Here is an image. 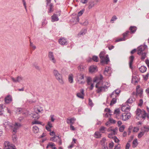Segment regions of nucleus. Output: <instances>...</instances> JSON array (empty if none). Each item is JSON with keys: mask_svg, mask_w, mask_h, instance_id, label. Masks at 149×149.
I'll return each instance as SVG.
<instances>
[{"mask_svg": "<svg viewBox=\"0 0 149 149\" xmlns=\"http://www.w3.org/2000/svg\"><path fill=\"white\" fill-rule=\"evenodd\" d=\"M103 77L101 75L99 76L95 77L94 80V82H96L97 84L95 87L97 88V92L98 93L101 92H104L108 90V88L110 85L107 82H103L102 79Z\"/></svg>", "mask_w": 149, "mask_h": 149, "instance_id": "obj_1", "label": "nucleus"}, {"mask_svg": "<svg viewBox=\"0 0 149 149\" xmlns=\"http://www.w3.org/2000/svg\"><path fill=\"white\" fill-rule=\"evenodd\" d=\"M147 48V46L145 45H142L139 46L137 48V54L141 56V59L143 60L146 56L147 53L145 51Z\"/></svg>", "mask_w": 149, "mask_h": 149, "instance_id": "obj_2", "label": "nucleus"}, {"mask_svg": "<svg viewBox=\"0 0 149 149\" xmlns=\"http://www.w3.org/2000/svg\"><path fill=\"white\" fill-rule=\"evenodd\" d=\"M105 54V52L104 51L101 52L99 54V56L100 59V62L102 65L107 64L110 61L108 55Z\"/></svg>", "mask_w": 149, "mask_h": 149, "instance_id": "obj_3", "label": "nucleus"}, {"mask_svg": "<svg viewBox=\"0 0 149 149\" xmlns=\"http://www.w3.org/2000/svg\"><path fill=\"white\" fill-rule=\"evenodd\" d=\"M53 73L56 78L58 81L61 84H63L64 82L62 74H60L58 71L56 69L54 70Z\"/></svg>", "mask_w": 149, "mask_h": 149, "instance_id": "obj_4", "label": "nucleus"}, {"mask_svg": "<svg viewBox=\"0 0 149 149\" xmlns=\"http://www.w3.org/2000/svg\"><path fill=\"white\" fill-rule=\"evenodd\" d=\"M34 110L37 113V115H33V118H35V120L38 119L40 118V116L38 114V113L42 111V108L39 106L35 107L34 108Z\"/></svg>", "mask_w": 149, "mask_h": 149, "instance_id": "obj_5", "label": "nucleus"}, {"mask_svg": "<svg viewBox=\"0 0 149 149\" xmlns=\"http://www.w3.org/2000/svg\"><path fill=\"white\" fill-rule=\"evenodd\" d=\"M50 140L56 142L60 145H61L62 144V139L61 137H59V136H56L55 135L53 137L50 138Z\"/></svg>", "mask_w": 149, "mask_h": 149, "instance_id": "obj_6", "label": "nucleus"}, {"mask_svg": "<svg viewBox=\"0 0 149 149\" xmlns=\"http://www.w3.org/2000/svg\"><path fill=\"white\" fill-rule=\"evenodd\" d=\"M4 149H15V146L10 143L8 141H5L3 144Z\"/></svg>", "mask_w": 149, "mask_h": 149, "instance_id": "obj_7", "label": "nucleus"}, {"mask_svg": "<svg viewBox=\"0 0 149 149\" xmlns=\"http://www.w3.org/2000/svg\"><path fill=\"white\" fill-rule=\"evenodd\" d=\"M129 33L130 31H127L123 34V37L122 38L117 39L116 40L115 42H117L125 40L128 38L127 37L128 36Z\"/></svg>", "mask_w": 149, "mask_h": 149, "instance_id": "obj_8", "label": "nucleus"}, {"mask_svg": "<svg viewBox=\"0 0 149 149\" xmlns=\"http://www.w3.org/2000/svg\"><path fill=\"white\" fill-rule=\"evenodd\" d=\"M77 81L79 82V84H84L85 82L81 80L84 79V75L81 73H78L77 75Z\"/></svg>", "mask_w": 149, "mask_h": 149, "instance_id": "obj_9", "label": "nucleus"}, {"mask_svg": "<svg viewBox=\"0 0 149 149\" xmlns=\"http://www.w3.org/2000/svg\"><path fill=\"white\" fill-rule=\"evenodd\" d=\"M136 93L137 95L139 96L140 97L143 96V89L140 88V85H138L136 88Z\"/></svg>", "mask_w": 149, "mask_h": 149, "instance_id": "obj_10", "label": "nucleus"}, {"mask_svg": "<svg viewBox=\"0 0 149 149\" xmlns=\"http://www.w3.org/2000/svg\"><path fill=\"white\" fill-rule=\"evenodd\" d=\"M21 125L20 123H15V124L11 126L12 129L13 130V132L15 133H16L17 131V130L21 126Z\"/></svg>", "mask_w": 149, "mask_h": 149, "instance_id": "obj_11", "label": "nucleus"}, {"mask_svg": "<svg viewBox=\"0 0 149 149\" xmlns=\"http://www.w3.org/2000/svg\"><path fill=\"white\" fill-rule=\"evenodd\" d=\"M58 42L62 45H66L68 43L66 38L64 37H61L59 39Z\"/></svg>", "mask_w": 149, "mask_h": 149, "instance_id": "obj_12", "label": "nucleus"}, {"mask_svg": "<svg viewBox=\"0 0 149 149\" xmlns=\"http://www.w3.org/2000/svg\"><path fill=\"white\" fill-rule=\"evenodd\" d=\"M84 9H82L78 13L77 16V17H75L73 18V19H74V22H79V17L81 15L84 11ZM74 22V21H72Z\"/></svg>", "mask_w": 149, "mask_h": 149, "instance_id": "obj_13", "label": "nucleus"}, {"mask_svg": "<svg viewBox=\"0 0 149 149\" xmlns=\"http://www.w3.org/2000/svg\"><path fill=\"white\" fill-rule=\"evenodd\" d=\"M131 116V114L130 113H124L121 115V119L124 121L129 119Z\"/></svg>", "mask_w": 149, "mask_h": 149, "instance_id": "obj_14", "label": "nucleus"}, {"mask_svg": "<svg viewBox=\"0 0 149 149\" xmlns=\"http://www.w3.org/2000/svg\"><path fill=\"white\" fill-rule=\"evenodd\" d=\"M48 56L50 60L54 64L56 63V61L54 58L53 53L52 52H49Z\"/></svg>", "mask_w": 149, "mask_h": 149, "instance_id": "obj_15", "label": "nucleus"}, {"mask_svg": "<svg viewBox=\"0 0 149 149\" xmlns=\"http://www.w3.org/2000/svg\"><path fill=\"white\" fill-rule=\"evenodd\" d=\"M121 91L120 89H117L114 91L110 95L111 97H117L118 96L119 94L120 93Z\"/></svg>", "mask_w": 149, "mask_h": 149, "instance_id": "obj_16", "label": "nucleus"}, {"mask_svg": "<svg viewBox=\"0 0 149 149\" xmlns=\"http://www.w3.org/2000/svg\"><path fill=\"white\" fill-rule=\"evenodd\" d=\"M127 104H123L121 108L122 111H123L128 112L130 109V107L128 105H127Z\"/></svg>", "mask_w": 149, "mask_h": 149, "instance_id": "obj_17", "label": "nucleus"}, {"mask_svg": "<svg viewBox=\"0 0 149 149\" xmlns=\"http://www.w3.org/2000/svg\"><path fill=\"white\" fill-rule=\"evenodd\" d=\"M115 117L118 119L121 118V115L120 114V111L119 109L115 110L114 113Z\"/></svg>", "mask_w": 149, "mask_h": 149, "instance_id": "obj_18", "label": "nucleus"}, {"mask_svg": "<svg viewBox=\"0 0 149 149\" xmlns=\"http://www.w3.org/2000/svg\"><path fill=\"white\" fill-rule=\"evenodd\" d=\"M61 15L60 11L58 12L57 15L54 14L51 17L52 21V22H56L58 21L59 19L58 17V16H59Z\"/></svg>", "mask_w": 149, "mask_h": 149, "instance_id": "obj_19", "label": "nucleus"}, {"mask_svg": "<svg viewBox=\"0 0 149 149\" xmlns=\"http://www.w3.org/2000/svg\"><path fill=\"white\" fill-rule=\"evenodd\" d=\"M84 90L83 89H81L80 90V92L77 93V96L80 98L83 99L84 98Z\"/></svg>", "mask_w": 149, "mask_h": 149, "instance_id": "obj_20", "label": "nucleus"}, {"mask_svg": "<svg viewBox=\"0 0 149 149\" xmlns=\"http://www.w3.org/2000/svg\"><path fill=\"white\" fill-rule=\"evenodd\" d=\"M89 70L90 73L95 72L97 70V68L96 66L94 65H91L89 68Z\"/></svg>", "mask_w": 149, "mask_h": 149, "instance_id": "obj_21", "label": "nucleus"}, {"mask_svg": "<svg viewBox=\"0 0 149 149\" xmlns=\"http://www.w3.org/2000/svg\"><path fill=\"white\" fill-rule=\"evenodd\" d=\"M11 79L15 83L19 82L23 79V78L21 76H18L16 78H15L13 77H11Z\"/></svg>", "mask_w": 149, "mask_h": 149, "instance_id": "obj_22", "label": "nucleus"}, {"mask_svg": "<svg viewBox=\"0 0 149 149\" xmlns=\"http://www.w3.org/2000/svg\"><path fill=\"white\" fill-rule=\"evenodd\" d=\"M142 110H141L140 109H137L136 111V118L138 119H139V118L141 116V115Z\"/></svg>", "mask_w": 149, "mask_h": 149, "instance_id": "obj_23", "label": "nucleus"}, {"mask_svg": "<svg viewBox=\"0 0 149 149\" xmlns=\"http://www.w3.org/2000/svg\"><path fill=\"white\" fill-rule=\"evenodd\" d=\"M135 99L133 96H131L125 102V104H131L135 101Z\"/></svg>", "mask_w": 149, "mask_h": 149, "instance_id": "obj_24", "label": "nucleus"}, {"mask_svg": "<svg viewBox=\"0 0 149 149\" xmlns=\"http://www.w3.org/2000/svg\"><path fill=\"white\" fill-rule=\"evenodd\" d=\"M12 100V97L10 95H7L5 98V102L8 104Z\"/></svg>", "mask_w": 149, "mask_h": 149, "instance_id": "obj_25", "label": "nucleus"}, {"mask_svg": "<svg viewBox=\"0 0 149 149\" xmlns=\"http://www.w3.org/2000/svg\"><path fill=\"white\" fill-rule=\"evenodd\" d=\"M147 116V113L144 110H142L141 115L140 118H141L142 119L145 120Z\"/></svg>", "mask_w": 149, "mask_h": 149, "instance_id": "obj_26", "label": "nucleus"}, {"mask_svg": "<svg viewBox=\"0 0 149 149\" xmlns=\"http://www.w3.org/2000/svg\"><path fill=\"white\" fill-rule=\"evenodd\" d=\"M134 58V57L133 56H131L130 57L129 66L130 68L131 69L132 68V65Z\"/></svg>", "mask_w": 149, "mask_h": 149, "instance_id": "obj_27", "label": "nucleus"}, {"mask_svg": "<svg viewBox=\"0 0 149 149\" xmlns=\"http://www.w3.org/2000/svg\"><path fill=\"white\" fill-rule=\"evenodd\" d=\"M138 81L139 80L136 76H132V83L135 84L136 83H137Z\"/></svg>", "mask_w": 149, "mask_h": 149, "instance_id": "obj_28", "label": "nucleus"}, {"mask_svg": "<svg viewBox=\"0 0 149 149\" xmlns=\"http://www.w3.org/2000/svg\"><path fill=\"white\" fill-rule=\"evenodd\" d=\"M94 137L96 138H100L102 136V134L99 132H96L94 133Z\"/></svg>", "mask_w": 149, "mask_h": 149, "instance_id": "obj_29", "label": "nucleus"}, {"mask_svg": "<svg viewBox=\"0 0 149 149\" xmlns=\"http://www.w3.org/2000/svg\"><path fill=\"white\" fill-rule=\"evenodd\" d=\"M137 29L136 27L135 26H131L130 27V30L131 33H134Z\"/></svg>", "mask_w": 149, "mask_h": 149, "instance_id": "obj_30", "label": "nucleus"}, {"mask_svg": "<svg viewBox=\"0 0 149 149\" xmlns=\"http://www.w3.org/2000/svg\"><path fill=\"white\" fill-rule=\"evenodd\" d=\"M146 70V67L144 66H142L139 68V70L142 73H144L145 72Z\"/></svg>", "mask_w": 149, "mask_h": 149, "instance_id": "obj_31", "label": "nucleus"}, {"mask_svg": "<svg viewBox=\"0 0 149 149\" xmlns=\"http://www.w3.org/2000/svg\"><path fill=\"white\" fill-rule=\"evenodd\" d=\"M75 120L76 119L75 118H72L68 119L67 122L68 123H70L71 124L73 125Z\"/></svg>", "mask_w": 149, "mask_h": 149, "instance_id": "obj_32", "label": "nucleus"}, {"mask_svg": "<svg viewBox=\"0 0 149 149\" xmlns=\"http://www.w3.org/2000/svg\"><path fill=\"white\" fill-rule=\"evenodd\" d=\"M138 145L137 139H134L132 142V147L134 148L136 147Z\"/></svg>", "mask_w": 149, "mask_h": 149, "instance_id": "obj_33", "label": "nucleus"}, {"mask_svg": "<svg viewBox=\"0 0 149 149\" xmlns=\"http://www.w3.org/2000/svg\"><path fill=\"white\" fill-rule=\"evenodd\" d=\"M68 81L71 83L73 82V75L72 74H71L69 75Z\"/></svg>", "mask_w": 149, "mask_h": 149, "instance_id": "obj_34", "label": "nucleus"}, {"mask_svg": "<svg viewBox=\"0 0 149 149\" xmlns=\"http://www.w3.org/2000/svg\"><path fill=\"white\" fill-rule=\"evenodd\" d=\"M141 130L144 132V133L146 132H149V127L144 126L143 128L141 129Z\"/></svg>", "mask_w": 149, "mask_h": 149, "instance_id": "obj_35", "label": "nucleus"}, {"mask_svg": "<svg viewBox=\"0 0 149 149\" xmlns=\"http://www.w3.org/2000/svg\"><path fill=\"white\" fill-rule=\"evenodd\" d=\"M106 128L104 126H101L99 129V130L100 132L104 133H105V132L106 129Z\"/></svg>", "mask_w": 149, "mask_h": 149, "instance_id": "obj_36", "label": "nucleus"}, {"mask_svg": "<svg viewBox=\"0 0 149 149\" xmlns=\"http://www.w3.org/2000/svg\"><path fill=\"white\" fill-rule=\"evenodd\" d=\"M113 97L112 100L111 101V102L110 104V105H112L116 102L117 100L116 97Z\"/></svg>", "mask_w": 149, "mask_h": 149, "instance_id": "obj_37", "label": "nucleus"}, {"mask_svg": "<svg viewBox=\"0 0 149 149\" xmlns=\"http://www.w3.org/2000/svg\"><path fill=\"white\" fill-rule=\"evenodd\" d=\"M106 141V139L104 137L101 140L100 143L102 146H104L105 145V143Z\"/></svg>", "mask_w": 149, "mask_h": 149, "instance_id": "obj_38", "label": "nucleus"}, {"mask_svg": "<svg viewBox=\"0 0 149 149\" xmlns=\"http://www.w3.org/2000/svg\"><path fill=\"white\" fill-rule=\"evenodd\" d=\"M36 102V100H33L32 99L27 100L26 101V103L29 104H31L35 103Z\"/></svg>", "mask_w": 149, "mask_h": 149, "instance_id": "obj_39", "label": "nucleus"}, {"mask_svg": "<svg viewBox=\"0 0 149 149\" xmlns=\"http://www.w3.org/2000/svg\"><path fill=\"white\" fill-rule=\"evenodd\" d=\"M33 131L35 133H38L39 131V128L37 126H33Z\"/></svg>", "mask_w": 149, "mask_h": 149, "instance_id": "obj_40", "label": "nucleus"}, {"mask_svg": "<svg viewBox=\"0 0 149 149\" xmlns=\"http://www.w3.org/2000/svg\"><path fill=\"white\" fill-rule=\"evenodd\" d=\"M55 146V145L54 143H49L46 147L47 148H48L49 147L51 148H54L53 146Z\"/></svg>", "mask_w": 149, "mask_h": 149, "instance_id": "obj_41", "label": "nucleus"}, {"mask_svg": "<svg viewBox=\"0 0 149 149\" xmlns=\"http://www.w3.org/2000/svg\"><path fill=\"white\" fill-rule=\"evenodd\" d=\"M87 30L84 29L81 30L78 34L79 35L83 36L86 33Z\"/></svg>", "mask_w": 149, "mask_h": 149, "instance_id": "obj_42", "label": "nucleus"}, {"mask_svg": "<svg viewBox=\"0 0 149 149\" xmlns=\"http://www.w3.org/2000/svg\"><path fill=\"white\" fill-rule=\"evenodd\" d=\"M91 59L93 60L95 62H97L98 61L99 59L97 56H93Z\"/></svg>", "mask_w": 149, "mask_h": 149, "instance_id": "obj_43", "label": "nucleus"}, {"mask_svg": "<svg viewBox=\"0 0 149 149\" xmlns=\"http://www.w3.org/2000/svg\"><path fill=\"white\" fill-rule=\"evenodd\" d=\"M47 22L46 19H45L43 20L42 22V27L41 28L47 24Z\"/></svg>", "mask_w": 149, "mask_h": 149, "instance_id": "obj_44", "label": "nucleus"}, {"mask_svg": "<svg viewBox=\"0 0 149 149\" xmlns=\"http://www.w3.org/2000/svg\"><path fill=\"white\" fill-rule=\"evenodd\" d=\"M32 125L34 124H41L42 122L38 120H35L32 121Z\"/></svg>", "mask_w": 149, "mask_h": 149, "instance_id": "obj_45", "label": "nucleus"}, {"mask_svg": "<svg viewBox=\"0 0 149 149\" xmlns=\"http://www.w3.org/2000/svg\"><path fill=\"white\" fill-rule=\"evenodd\" d=\"M94 6V2L93 1H91L89 3V5L88 6V8L89 9H91Z\"/></svg>", "mask_w": 149, "mask_h": 149, "instance_id": "obj_46", "label": "nucleus"}, {"mask_svg": "<svg viewBox=\"0 0 149 149\" xmlns=\"http://www.w3.org/2000/svg\"><path fill=\"white\" fill-rule=\"evenodd\" d=\"M118 131V128L117 127H115V128L112 129V132H113V134L115 135L117 133Z\"/></svg>", "mask_w": 149, "mask_h": 149, "instance_id": "obj_47", "label": "nucleus"}, {"mask_svg": "<svg viewBox=\"0 0 149 149\" xmlns=\"http://www.w3.org/2000/svg\"><path fill=\"white\" fill-rule=\"evenodd\" d=\"M4 112L3 108V106L0 105V115H2L3 114Z\"/></svg>", "mask_w": 149, "mask_h": 149, "instance_id": "obj_48", "label": "nucleus"}, {"mask_svg": "<svg viewBox=\"0 0 149 149\" xmlns=\"http://www.w3.org/2000/svg\"><path fill=\"white\" fill-rule=\"evenodd\" d=\"M86 78L88 84H90L91 81V78L89 77H87Z\"/></svg>", "mask_w": 149, "mask_h": 149, "instance_id": "obj_49", "label": "nucleus"}, {"mask_svg": "<svg viewBox=\"0 0 149 149\" xmlns=\"http://www.w3.org/2000/svg\"><path fill=\"white\" fill-rule=\"evenodd\" d=\"M104 71L111 72V68L110 67H106L105 68Z\"/></svg>", "mask_w": 149, "mask_h": 149, "instance_id": "obj_50", "label": "nucleus"}, {"mask_svg": "<svg viewBox=\"0 0 149 149\" xmlns=\"http://www.w3.org/2000/svg\"><path fill=\"white\" fill-rule=\"evenodd\" d=\"M144 132L143 131L140 132L138 134V137L139 138H141L144 134Z\"/></svg>", "mask_w": 149, "mask_h": 149, "instance_id": "obj_51", "label": "nucleus"}, {"mask_svg": "<svg viewBox=\"0 0 149 149\" xmlns=\"http://www.w3.org/2000/svg\"><path fill=\"white\" fill-rule=\"evenodd\" d=\"M114 146V143L111 142L109 143V146L110 149H111Z\"/></svg>", "mask_w": 149, "mask_h": 149, "instance_id": "obj_52", "label": "nucleus"}, {"mask_svg": "<svg viewBox=\"0 0 149 149\" xmlns=\"http://www.w3.org/2000/svg\"><path fill=\"white\" fill-rule=\"evenodd\" d=\"M125 129V127L124 125H123L121 126L119 129V130L120 132H123Z\"/></svg>", "mask_w": 149, "mask_h": 149, "instance_id": "obj_53", "label": "nucleus"}, {"mask_svg": "<svg viewBox=\"0 0 149 149\" xmlns=\"http://www.w3.org/2000/svg\"><path fill=\"white\" fill-rule=\"evenodd\" d=\"M111 72L104 71V74L106 76H110Z\"/></svg>", "mask_w": 149, "mask_h": 149, "instance_id": "obj_54", "label": "nucleus"}, {"mask_svg": "<svg viewBox=\"0 0 149 149\" xmlns=\"http://www.w3.org/2000/svg\"><path fill=\"white\" fill-rule=\"evenodd\" d=\"M88 104L91 107H93V104L92 102V101L90 99H89Z\"/></svg>", "mask_w": 149, "mask_h": 149, "instance_id": "obj_55", "label": "nucleus"}, {"mask_svg": "<svg viewBox=\"0 0 149 149\" xmlns=\"http://www.w3.org/2000/svg\"><path fill=\"white\" fill-rule=\"evenodd\" d=\"M148 73L145 75H143V78L145 80H147L148 79Z\"/></svg>", "mask_w": 149, "mask_h": 149, "instance_id": "obj_56", "label": "nucleus"}, {"mask_svg": "<svg viewBox=\"0 0 149 149\" xmlns=\"http://www.w3.org/2000/svg\"><path fill=\"white\" fill-rule=\"evenodd\" d=\"M114 135H115V134H113V133H111L109 134L108 135V137L109 138H113V137H114L113 136Z\"/></svg>", "mask_w": 149, "mask_h": 149, "instance_id": "obj_57", "label": "nucleus"}, {"mask_svg": "<svg viewBox=\"0 0 149 149\" xmlns=\"http://www.w3.org/2000/svg\"><path fill=\"white\" fill-rule=\"evenodd\" d=\"M113 139H114V141L116 143H118L119 141V140L115 136H114Z\"/></svg>", "mask_w": 149, "mask_h": 149, "instance_id": "obj_58", "label": "nucleus"}, {"mask_svg": "<svg viewBox=\"0 0 149 149\" xmlns=\"http://www.w3.org/2000/svg\"><path fill=\"white\" fill-rule=\"evenodd\" d=\"M104 111L106 112L109 113H111L112 111L110 109L108 108H106L104 110Z\"/></svg>", "mask_w": 149, "mask_h": 149, "instance_id": "obj_59", "label": "nucleus"}, {"mask_svg": "<svg viewBox=\"0 0 149 149\" xmlns=\"http://www.w3.org/2000/svg\"><path fill=\"white\" fill-rule=\"evenodd\" d=\"M30 46L31 47H32L34 49H36V46L34 45L32 43L31 41L30 42Z\"/></svg>", "mask_w": 149, "mask_h": 149, "instance_id": "obj_60", "label": "nucleus"}, {"mask_svg": "<svg viewBox=\"0 0 149 149\" xmlns=\"http://www.w3.org/2000/svg\"><path fill=\"white\" fill-rule=\"evenodd\" d=\"M109 121L111 123H115L116 122V121L115 120L111 118H109Z\"/></svg>", "mask_w": 149, "mask_h": 149, "instance_id": "obj_61", "label": "nucleus"}, {"mask_svg": "<svg viewBox=\"0 0 149 149\" xmlns=\"http://www.w3.org/2000/svg\"><path fill=\"white\" fill-rule=\"evenodd\" d=\"M117 19V18L116 17V16H114L112 17L111 20V22L114 21L115 20H116Z\"/></svg>", "mask_w": 149, "mask_h": 149, "instance_id": "obj_62", "label": "nucleus"}, {"mask_svg": "<svg viewBox=\"0 0 149 149\" xmlns=\"http://www.w3.org/2000/svg\"><path fill=\"white\" fill-rule=\"evenodd\" d=\"M145 63L148 68H149V60L148 59H146L145 60Z\"/></svg>", "mask_w": 149, "mask_h": 149, "instance_id": "obj_63", "label": "nucleus"}, {"mask_svg": "<svg viewBox=\"0 0 149 149\" xmlns=\"http://www.w3.org/2000/svg\"><path fill=\"white\" fill-rule=\"evenodd\" d=\"M145 92L148 96H149V87L147 88L145 90Z\"/></svg>", "mask_w": 149, "mask_h": 149, "instance_id": "obj_64", "label": "nucleus"}]
</instances>
